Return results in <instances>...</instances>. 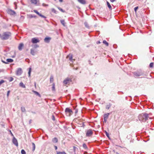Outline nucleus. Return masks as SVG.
Listing matches in <instances>:
<instances>
[{"mask_svg":"<svg viewBox=\"0 0 154 154\" xmlns=\"http://www.w3.org/2000/svg\"><path fill=\"white\" fill-rule=\"evenodd\" d=\"M60 2H63V0H59Z\"/></svg>","mask_w":154,"mask_h":154,"instance_id":"5fc2aeb1","label":"nucleus"},{"mask_svg":"<svg viewBox=\"0 0 154 154\" xmlns=\"http://www.w3.org/2000/svg\"><path fill=\"white\" fill-rule=\"evenodd\" d=\"M19 85L22 88H25V86L24 85L23 83L22 82L20 83L19 84Z\"/></svg>","mask_w":154,"mask_h":154,"instance_id":"5701e85b","label":"nucleus"},{"mask_svg":"<svg viewBox=\"0 0 154 154\" xmlns=\"http://www.w3.org/2000/svg\"><path fill=\"white\" fill-rule=\"evenodd\" d=\"M8 13L11 15H14L16 14L15 11L11 9H9L8 10Z\"/></svg>","mask_w":154,"mask_h":154,"instance_id":"9d476101","label":"nucleus"},{"mask_svg":"<svg viewBox=\"0 0 154 154\" xmlns=\"http://www.w3.org/2000/svg\"><path fill=\"white\" fill-rule=\"evenodd\" d=\"M33 47L35 48H36L39 47V46L37 45H35L33 46Z\"/></svg>","mask_w":154,"mask_h":154,"instance_id":"c03bdc74","label":"nucleus"},{"mask_svg":"<svg viewBox=\"0 0 154 154\" xmlns=\"http://www.w3.org/2000/svg\"><path fill=\"white\" fill-rule=\"evenodd\" d=\"M109 113H107L106 114H104L103 115V117L104 118V122H107V119L108 118L109 116Z\"/></svg>","mask_w":154,"mask_h":154,"instance_id":"6e6552de","label":"nucleus"},{"mask_svg":"<svg viewBox=\"0 0 154 154\" xmlns=\"http://www.w3.org/2000/svg\"><path fill=\"white\" fill-rule=\"evenodd\" d=\"M132 73L135 78H138L140 76L143 77L146 76V75L144 74V72L141 69L133 72Z\"/></svg>","mask_w":154,"mask_h":154,"instance_id":"f257e3e1","label":"nucleus"},{"mask_svg":"<svg viewBox=\"0 0 154 154\" xmlns=\"http://www.w3.org/2000/svg\"><path fill=\"white\" fill-rule=\"evenodd\" d=\"M31 42L35 44L39 42L40 40L37 38H33L32 39Z\"/></svg>","mask_w":154,"mask_h":154,"instance_id":"0eeeda50","label":"nucleus"},{"mask_svg":"<svg viewBox=\"0 0 154 154\" xmlns=\"http://www.w3.org/2000/svg\"><path fill=\"white\" fill-rule=\"evenodd\" d=\"M10 92V91H8V92H7V97H8L9 96V93Z\"/></svg>","mask_w":154,"mask_h":154,"instance_id":"de8ad7c7","label":"nucleus"},{"mask_svg":"<svg viewBox=\"0 0 154 154\" xmlns=\"http://www.w3.org/2000/svg\"><path fill=\"white\" fill-rule=\"evenodd\" d=\"M32 151H34L35 150V143H32Z\"/></svg>","mask_w":154,"mask_h":154,"instance_id":"393cba45","label":"nucleus"},{"mask_svg":"<svg viewBox=\"0 0 154 154\" xmlns=\"http://www.w3.org/2000/svg\"><path fill=\"white\" fill-rule=\"evenodd\" d=\"M149 118L148 115L146 113H142L139 116V120L143 122H145Z\"/></svg>","mask_w":154,"mask_h":154,"instance_id":"f03ea898","label":"nucleus"},{"mask_svg":"<svg viewBox=\"0 0 154 154\" xmlns=\"http://www.w3.org/2000/svg\"><path fill=\"white\" fill-rule=\"evenodd\" d=\"M52 119L53 121L55 120V118L54 115H52Z\"/></svg>","mask_w":154,"mask_h":154,"instance_id":"a18cd8bd","label":"nucleus"},{"mask_svg":"<svg viewBox=\"0 0 154 154\" xmlns=\"http://www.w3.org/2000/svg\"><path fill=\"white\" fill-rule=\"evenodd\" d=\"M103 43L106 45V46H108L109 45L108 43L105 40H104L103 42Z\"/></svg>","mask_w":154,"mask_h":154,"instance_id":"7c9ffc66","label":"nucleus"},{"mask_svg":"<svg viewBox=\"0 0 154 154\" xmlns=\"http://www.w3.org/2000/svg\"><path fill=\"white\" fill-rule=\"evenodd\" d=\"M58 9L60 11H61V12H63V13H64L65 12V11H64L63 9H62L61 8H60V7H58Z\"/></svg>","mask_w":154,"mask_h":154,"instance_id":"72a5a7b5","label":"nucleus"},{"mask_svg":"<svg viewBox=\"0 0 154 154\" xmlns=\"http://www.w3.org/2000/svg\"><path fill=\"white\" fill-rule=\"evenodd\" d=\"M21 109L22 112H24L26 111V109L25 107L23 106L21 107Z\"/></svg>","mask_w":154,"mask_h":154,"instance_id":"c756f323","label":"nucleus"},{"mask_svg":"<svg viewBox=\"0 0 154 154\" xmlns=\"http://www.w3.org/2000/svg\"><path fill=\"white\" fill-rule=\"evenodd\" d=\"M84 25L86 27L88 28H89V25L87 22H85L84 23Z\"/></svg>","mask_w":154,"mask_h":154,"instance_id":"cd10ccee","label":"nucleus"},{"mask_svg":"<svg viewBox=\"0 0 154 154\" xmlns=\"http://www.w3.org/2000/svg\"><path fill=\"white\" fill-rule=\"evenodd\" d=\"M93 134V131L91 129L88 130L86 133V136L87 137H90Z\"/></svg>","mask_w":154,"mask_h":154,"instance_id":"39448f33","label":"nucleus"},{"mask_svg":"<svg viewBox=\"0 0 154 154\" xmlns=\"http://www.w3.org/2000/svg\"><path fill=\"white\" fill-rule=\"evenodd\" d=\"M52 141L54 143H57L58 142V139L57 138L54 137L52 139Z\"/></svg>","mask_w":154,"mask_h":154,"instance_id":"f3484780","label":"nucleus"},{"mask_svg":"<svg viewBox=\"0 0 154 154\" xmlns=\"http://www.w3.org/2000/svg\"><path fill=\"white\" fill-rule=\"evenodd\" d=\"M54 80L53 77V76L51 75V76L50 78V81L51 82H53Z\"/></svg>","mask_w":154,"mask_h":154,"instance_id":"473e14b6","label":"nucleus"},{"mask_svg":"<svg viewBox=\"0 0 154 154\" xmlns=\"http://www.w3.org/2000/svg\"><path fill=\"white\" fill-rule=\"evenodd\" d=\"M42 5L44 6H48V5L47 4H45L43 3L42 4Z\"/></svg>","mask_w":154,"mask_h":154,"instance_id":"09e8293b","label":"nucleus"},{"mask_svg":"<svg viewBox=\"0 0 154 154\" xmlns=\"http://www.w3.org/2000/svg\"><path fill=\"white\" fill-rule=\"evenodd\" d=\"M51 39L50 37H46L44 39V41L46 43H49Z\"/></svg>","mask_w":154,"mask_h":154,"instance_id":"4468645a","label":"nucleus"},{"mask_svg":"<svg viewBox=\"0 0 154 154\" xmlns=\"http://www.w3.org/2000/svg\"><path fill=\"white\" fill-rule=\"evenodd\" d=\"M31 2L32 3L34 4H36L37 3V0H31Z\"/></svg>","mask_w":154,"mask_h":154,"instance_id":"412c9836","label":"nucleus"},{"mask_svg":"<svg viewBox=\"0 0 154 154\" xmlns=\"http://www.w3.org/2000/svg\"><path fill=\"white\" fill-rule=\"evenodd\" d=\"M78 1L80 3L82 4H85L86 3V1L85 0H78Z\"/></svg>","mask_w":154,"mask_h":154,"instance_id":"2eb2a0df","label":"nucleus"},{"mask_svg":"<svg viewBox=\"0 0 154 154\" xmlns=\"http://www.w3.org/2000/svg\"><path fill=\"white\" fill-rule=\"evenodd\" d=\"M39 16H40L41 17H43V18H46V17L45 16H44L41 14H40L38 15Z\"/></svg>","mask_w":154,"mask_h":154,"instance_id":"a19ab883","label":"nucleus"},{"mask_svg":"<svg viewBox=\"0 0 154 154\" xmlns=\"http://www.w3.org/2000/svg\"><path fill=\"white\" fill-rule=\"evenodd\" d=\"M66 58L68 59L69 60L73 63V62L75 61V60L72 59V55L71 54H69L66 56Z\"/></svg>","mask_w":154,"mask_h":154,"instance_id":"423d86ee","label":"nucleus"},{"mask_svg":"<svg viewBox=\"0 0 154 154\" xmlns=\"http://www.w3.org/2000/svg\"><path fill=\"white\" fill-rule=\"evenodd\" d=\"M54 147L55 149L57 150V146H54Z\"/></svg>","mask_w":154,"mask_h":154,"instance_id":"603ef678","label":"nucleus"},{"mask_svg":"<svg viewBox=\"0 0 154 154\" xmlns=\"http://www.w3.org/2000/svg\"><path fill=\"white\" fill-rule=\"evenodd\" d=\"M29 17L30 18H35L36 16L34 15L30 14L29 15Z\"/></svg>","mask_w":154,"mask_h":154,"instance_id":"b1692460","label":"nucleus"},{"mask_svg":"<svg viewBox=\"0 0 154 154\" xmlns=\"http://www.w3.org/2000/svg\"><path fill=\"white\" fill-rule=\"evenodd\" d=\"M54 1H56V0H54Z\"/></svg>","mask_w":154,"mask_h":154,"instance_id":"0e129e2a","label":"nucleus"},{"mask_svg":"<svg viewBox=\"0 0 154 154\" xmlns=\"http://www.w3.org/2000/svg\"><path fill=\"white\" fill-rule=\"evenodd\" d=\"M106 3H107V6H108V7L109 8V9L110 10H112V7H111V5L109 4V3L107 1Z\"/></svg>","mask_w":154,"mask_h":154,"instance_id":"aec40b11","label":"nucleus"},{"mask_svg":"<svg viewBox=\"0 0 154 154\" xmlns=\"http://www.w3.org/2000/svg\"><path fill=\"white\" fill-rule=\"evenodd\" d=\"M116 154H120L119 153H118L117 152H116Z\"/></svg>","mask_w":154,"mask_h":154,"instance_id":"052dcab7","label":"nucleus"},{"mask_svg":"<svg viewBox=\"0 0 154 154\" xmlns=\"http://www.w3.org/2000/svg\"><path fill=\"white\" fill-rule=\"evenodd\" d=\"M13 79H14L13 78L11 77L10 78V79L9 80V81L10 82H12V81H13Z\"/></svg>","mask_w":154,"mask_h":154,"instance_id":"79ce46f5","label":"nucleus"},{"mask_svg":"<svg viewBox=\"0 0 154 154\" xmlns=\"http://www.w3.org/2000/svg\"><path fill=\"white\" fill-rule=\"evenodd\" d=\"M106 136L108 137H109V134L106 132Z\"/></svg>","mask_w":154,"mask_h":154,"instance_id":"3c124183","label":"nucleus"},{"mask_svg":"<svg viewBox=\"0 0 154 154\" xmlns=\"http://www.w3.org/2000/svg\"><path fill=\"white\" fill-rule=\"evenodd\" d=\"M24 45L23 44V43H20L18 46V49L20 51H21L22 50L23 48V47Z\"/></svg>","mask_w":154,"mask_h":154,"instance_id":"ddd939ff","label":"nucleus"},{"mask_svg":"<svg viewBox=\"0 0 154 154\" xmlns=\"http://www.w3.org/2000/svg\"><path fill=\"white\" fill-rule=\"evenodd\" d=\"M14 4L15 5V6H17L16 3V2H14Z\"/></svg>","mask_w":154,"mask_h":154,"instance_id":"6e6d98bb","label":"nucleus"},{"mask_svg":"<svg viewBox=\"0 0 154 154\" xmlns=\"http://www.w3.org/2000/svg\"><path fill=\"white\" fill-rule=\"evenodd\" d=\"M12 142L16 146H18L17 140L14 137L12 139Z\"/></svg>","mask_w":154,"mask_h":154,"instance_id":"1a4fd4ad","label":"nucleus"},{"mask_svg":"<svg viewBox=\"0 0 154 154\" xmlns=\"http://www.w3.org/2000/svg\"><path fill=\"white\" fill-rule=\"evenodd\" d=\"M35 87H36V83L35 82Z\"/></svg>","mask_w":154,"mask_h":154,"instance_id":"13d9d810","label":"nucleus"},{"mask_svg":"<svg viewBox=\"0 0 154 154\" xmlns=\"http://www.w3.org/2000/svg\"><path fill=\"white\" fill-rule=\"evenodd\" d=\"M112 105L110 103H109L108 105H107L106 106V108L107 109H109L110 107Z\"/></svg>","mask_w":154,"mask_h":154,"instance_id":"a878e982","label":"nucleus"},{"mask_svg":"<svg viewBox=\"0 0 154 154\" xmlns=\"http://www.w3.org/2000/svg\"><path fill=\"white\" fill-rule=\"evenodd\" d=\"M29 122V124H30L31 123V120H30Z\"/></svg>","mask_w":154,"mask_h":154,"instance_id":"4d7b16f0","label":"nucleus"},{"mask_svg":"<svg viewBox=\"0 0 154 154\" xmlns=\"http://www.w3.org/2000/svg\"><path fill=\"white\" fill-rule=\"evenodd\" d=\"M77 112V111H75V113H76V112Z\"/></svg>","mask_w":154,"mask_h":154,"instance_id":"e2e57ef3","label":"nucleus"},{"mask_svg":"<svg viewBox=\"0 0 154 154\" xmlns=\"http://www.w3.org/2000/svg\"><path fill=\"white\" fill-rule=\"evenodd\" d=\"M15 9H17V6H15Z\"/></svg>","mask_w":154,"mask_h":154,"instance_id":"bf43d9fd","label":"nucleus"},{"mask_svg":"<svg viewBox=\"0 0 154 154\" xmlns=\"http://www.w3.org/2000/svg\"><path fill=\"white\" fill-rule=\"evenodd\" d=\"M2 62H3V63H6V64L8 63V62H5V61H4L3 60H2Z\"/></svg>","mask_w":154,"mask_h":154,"instance_id":"864d4df0","label":"nucleus"},{"mask_svg":"<svg viewBox=\"0 0 154 154\" xmlns=\"http://www.w3.org/2000/svg\"><path fill=\"white\" fill-rule=\"evenodd\" d=\"M8 131L10 132V133L11 135V136H13V137H14L13 134L12 133L11 130H9Z\"/></svg>","mask_w":154,"mask_h":154,"instance_id":"37998d69","label":"nucleus"},{"mask_svg":"<svg viewBox=\"0 0 154 154\" xmlns=\"http://www.w3.org/2000/svg\"><path fill=\"white\" fill-rule=\"evenodd\" d=\"M98 42V43H100V41H99Z\"/></svg>","mask_w":154,"mask_h":154,"instance_id":"680f3d73","label":"nucleus"},{"mask_svg":"<svg viewBox=\"0 0 154 154\" xmlns=\"http://www.w3.org/2000/svg\"><path fill=\"white\" fill-rule=\"evenodd\" d=\"M33 11L38 15H39L40 14L36 10H34Z\"/></svg>","mask_w":154,"mask_h":154,"instance_id":"58836bf2","label":"nucleus"},{"mask_svg":"<svg viewBox=\"0 0 154 154\" xmlns=\"http://www.w3.org/2000/svg\"><path fill=\"white\" fill-rule=\"evenodd\" d=\"M22 72V69L20 68H18L16 72V75H20Z\"/></svg>","mask_w":154,"mask_h":154,"instance_id":"9b49d317","label":"nucleus"},{"mask_svg":"<svg viewBox=\"0 0 154 154\" xmlns=\"http://www.w3.org/2000/svg\"><path fill=\"white\" fill-rule=\"evenodd\" d=\"M83 148L85 149H88V147H87V146L86 145L85 143H84L83 144Z\"/></svg>","mask_w":154,"mask_h":154,"instance_id":"bb28decb","label":"nucleus"},{"mask_svg":"<svg viewBox=\"0 0 154 154\" xmlns=\"http://www.w3.org/2000/svg\"><path fill=\"white\" fill-rule=\"evenodd\" d=\"M110 1L112 2H113L116 1V0H110Z\"/></svg>","mask_w":154,"mask_h":154,"instance_id":"8fccbe9b","label":"nucleus"},{"mask_svg":"<svg viewBox=\"0 0 154 154\" xmlns=\"http://www.w3.org/2000/svg\"><path fill=\"white\" fill-rule=\"evenodd\" d=\"M8 62L12 63L13 61V60L11 59H7L6 60Z\"/></svg>","mask_w":154,"mask_h":154,"instance_id":"4be33fe9","label":"nucleus"},{"mask_svg":"<svg viewBox=\"0 0 154 154\" xmlns=\"http://www.w3.org/2000/svg\"><path fill=\"white\" fill-rule=\"evenodd\" d=\"M60 22H61V23L62 24V25L65 26V21L64 20H60Z\"/></svg>","mask_w":154,"mask_h":154,"instance_id":"2f4dec72","label":"nucleus"},{"mask_svg":"<svg viewBox=\"0 0 154 154\" xmlns=\"http://www.w3.org/2000/svg\"><path fill=\"white\" fill-rule=\"evenodd\" d=\"M21 153L22 154H26V152L24 149H22L21 150Z\"/></svg>","mask_w":154,"mask_h":154,"instance_id":"e433bc0d","label":"nucleus"},{"mask_svg":"<svg viewBox=\"0 0 154 154\" xmlns=\"http://www.w3.org/2000/svg\"><path fill=\"white\" fill-rule=\"evenodd\" d=\"M65 112L67 116H70L73 113L72 110L69 108H66V109Z\"/></svg>","mask_w":154,"mask_h":154,"instance_id":"20e7f679","label":"nucleus"},{"mask_svg":"<svg viewBox=\"0 0 154 154\" xmlns=\"http://www.w3.org/2000/svg\"><path fill=\"white\" fill-rule=\"evenodd\" d=\"M30 53L32 55H35V52L33 49H31L30 50Z\"/></svg>","mask_w":154,"mask_h":154,"instance_id":"a211bd4d","label":"nucleus"},{"mask_svg":"<svg viewBox=\"0 0 154 154\" xmlns=\"http://www.w3.org/2000/svg\"><path fill=\"white\" fill-rule=\"evenodd\" d=\"M57 154H66V153L64 151L63 152H59L58 151H56Z\"/></svg>","mask_w":154,"mask_h":154,"instance_id":"6ab92c4d","label":"nucleus"},{"mask_svg":"<svg viewBox=\"0 0 154 154\" xmlns=\"http://www.w3.org/2000/svg\"><path fill=\"white\" fill-rule=\"evenodd\" d=\"M51 11L52 12L54 13L57 14V11L54 8H52Z\"/></svg>","mask_w":154,"mask_h":154,"instance_id":"c9c22d12","label":"nucleus"},{"mask_svg":"<svg viewBox=\"0 0 154 154\" xmlns=\"http://www.w3.org/2000/svg\"><path fill=\"white\" fill-rule=\"evenodd\" d=\"M153 63H151L149 64V67H150L152 68L153 67Z\"/></svg>","mask_w":154,"mask_h":154,"instance_id":"4c0bfd02","label":"nucleus"},{"mask_svg":"<svg viewBox=\"0 0 154 154\" xmlns=\"http://www.w3.org/2000/svg\"><path fill=\"white\" fill-rule=\"evenodd\" d=\"M52 90L53 91H55V88L54 84H53V86L52 87Z\"/></svg>","mask_w":154,"mask_h":154,"instance_id":"f704fd0d","label":"nucleus"},{"mask_svg":"<svg viewBox=\"0 0 154 154\" xmlns=\"http://www.w3.org/2000/svg\"><path fill=\"white\" fill-rule=\"evenodd\" d=\"M31 68H29V71L28 72V74L29 75V77H30V74L31 72Z\"/></svg>","mask_w":154,"mask_h":154,"instance_id":"c85d7f7f","label":"nucleus"},{"mask_svg":"<svg viewBox=\"0 0 154 154\" xmlns=\"http://www.w3.org/2000/svg\"><path fill=\"white\" fill-rule=\"evenodd\" d=\"M138 7H136L134 8V10L135 12L138 9Z\"/></svg>","mask_w":154,"mask_h":154,"instance_id":"49530a36","label":"nucleus"},{"mask_svg":"<svg viewBox=\"0 0 154 154\" xmlns=\"http://www.w3.org/2000/svg\"><path fill=\"white\" fill-rule=\"evenodd\" d=\"M11 33L9 32H4L1 36V39L3 40L8 39L11 35Z\"/></svg>","mask_w":154,"mask_h":154,"instance_id":"7ed1b4c3","label":"nucleus"},{"mask_svg":"<svg viewBox=\"0 0 154 154\" xmlns=\"http://www.w3.org/2000/svg\"><path fill=\"white\" fill-rule=\"evenodd\" d=\"M70 80V79L69 78H67L63 81V83L65 85H66L69 82Z\"/></svg>","mask_w":154,"mask_h":154,"instance_id":"f8f14e48","label":"nucleus"},{"mask_svg":"<svg viewBox=\"0 0 154 154\" xmlns=\"http://www.w3.org/2000/svg\"><path fill=\"white\" fill-rule=\"evenodd\" d=\"M5 82V81L4 80H1L0 81V86H1V84H2L3 83Z\"/></svg>","mask_w":154,"mask_h":154,"instance_id":"ea45409f","label":"nucleus"},{"mask_svg":"<svg viewBox=\"0 0 154 154\" xmlns=\"http://www.w3.org/2000/svg\"><path fill=\"white\" fill-rule=\"evenodd\" d=\"M32 92L36 95L38 96L39 97H41V96L40 94H39V93L38 92L35 91H32Z\"/></svg>","mask_w":154,"mask_h":154,"instance_id":"dca6fc26","label":"nucleus"}]
</instances>
